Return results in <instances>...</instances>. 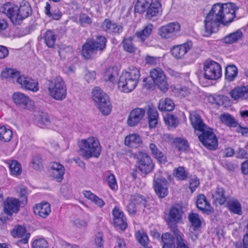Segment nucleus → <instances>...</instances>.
<instances>
[{
  "label": "nucleus",
  "instance_id": "nucleus-33",
  "mask_svg": "<svg viewBox=\"0 0 248 248\" xmlns=\"http://www.w3.org/2000/svg\"><path fill=\"white\" fill-rule=\"evenodd\" d=\"M102 27L104 30L109 33H119L123 31V28L121 26L111 22L109 19H106Z\"/></svg>",
  "mask_w": 248,
  "mask_h": 248
},
{
  "label": "nucleus",
  "instance_id": "nucleus-8",
  "mask_svg": "<svg viewBox=\"0 0 248 248\" xmlns=\"http://www.w3.org/2000/svg\"><path fill=\"white\" fill-rule=\"evenodd\" d=\"M204 23V31L203 34L204 36H208L216 31L219 24L221 23L220 17L214 14L213 8L206 16Z\"/></svg>",
  "mask_w": 248,
  "mask_h": 248
},
{
  "label": "nucleus",
  "instance_id": "nucleus-26",
  "mask_svg": "<svg viewBox=\"0 0 248 248\" xmlns=\"http://www.w3.org/2000/svg\"><path fill=\"white\" fill-rule=\"evenodd\" d=\"M19 202L16 198H8L4 204V211L8 216H11L14 213L18 212Z\"/></svg>",
  "mask_w": 248,
  "mask_h": 248
},
{
  "label": "nucleus",
  "instance_id": "nucleus-29",
  "mask_svg": "<svg viewBox=\"0 0 248 248\" xmlns=\"http://www.w3.org/2000/svg\"><path fill=\"white\" fill-rule=\"evenodd\" d=\"M230 94L234 100H243L248 98V87H236L232 90Z\"/></svg>",
  "mask_w": 248,
  "mask_h": 248
},
{
  "label": "nucleus",
  "instance_id": "nucleus-35",
  "mask_svg": "<svg viewBox=\"0 0 248 248\" xmlns=\"http://www.w3.org/2000/svg\"><path fill=\"white\" fill-rule=\"evenodd\" d=\"M243 35L242 31L240 30H237L226 36L223 39V42L225 44H232L241 39Z\"/></svg>",
  "mask_w": 248,
  "mask_h": 248
},
{
  "label": "nucleus",
  "instance_id": "nucleus-56",
  "mask_svg": "<svg viewBox=\"0 0 248 248\" xmlns=\"http://www.w3.org/2000/svg\"><path fill=\"white\" fill-rule=\"evenodd\" d=\"M38 124L42 128L50 125V121L48 114L42 113L40 116L39 120H38Z\"/></svg>",
  "mask_w": 248,
  "mask_h": 248
},
{
  "label": "nucleus",
  "instance_id": "nucleus-37",
  "mask_svg": "<svg viewBox=\"0 0 248 248\" xmlns=\"http://www.w3.org/2000/svg\"><path fill=\"white\" fill-rule=\"evenodd\" d=\"M224 190L222 187H217L212 192V198L217 203L221 205L226 201V196L224 194Z\"/></svg>",
  "mask_w": 248,
  "mask_h": 248
},
{
  "label": "nucleus",
  "instance_id": "nucleus-45",
  "mask_svg": "<svg viewBox=\"0 0 248 248\" xmlns=\"http://www.w3.org/2000/svg\"><path fill=\"white\" fill-rule=\"evenodd\" d=\"M171 230L176 237L177 242V248H189L185 244L184 240L183 239V234L178 230L175 226L171 227Z\"/></svg>",
  "mask_w": 248,
  "mask_h": 248
},
{
  "label": "nucleus",
  "instance_id": "nucleus-61",
  "mask_svg": "<svg viewBox=\"0 0 248 248\" xmlns=\"http://www.w3.org/2000/svg\"><path fill=\"white\" fill-rule=\"evenodd\" d=\"M79 22L82 26H85L91 23V18L85 14H82L79 17Z\"/></svg>",
  "mask_w": 248,
  "mask_h": 248
},
{
  "label": "nucleus",
  "instance_id": "nucleus-15",
  "mask_svg": "<svg viewBox=\"0 0 248 248\" xmlns=\"http://www.w3.org/2000/svg\"><path fill=\"white\" fill-rule=\"evenodd\" d=\"M154 189L159 197L163 198L168 194V184L166 180L155 174L154 177Z\"/></svg>",
  "mask_w": 248,
  "mask_h": 248
},
{
  "label": "nucleus",
  "instance_id": "nucleus-53",
  "mask_svg": "<svg viewBox=\"0 0 248 248\" xmlns=\"http://www.w3.org/2000/svg\"><path fill=\"white\" fill-rule=\"evenodd\" d=\"M47 241L43 238H35L32 242L33 248H48Z\"/></svg>",
  "mask_w": 248,
  "mask_h": 248
},
{
  "label": "nucleus",
  "instance_id": "nucleus-36",
  "mask_svg": "<svg viewBox=\"0 0 248 248\" xmlns=\"http://www.w3.org/2000/svg\"><path fill=\"white\" fill-rule=\"evenodd\" d=\"M174 106V102L170 98H162L158 103V108L160 111H170L173 110Z\"/></svg>",
  "mask_w": 248,
  "mask_h": 248
},
{
  "label": "nucleus",
  "instance_id": "nucleus-13",
  "mask_svg": "<svg viewBox=\"0 0 248 248\" xmlns=\"http://www.w3.org/2000/svg\"><path fill=\"white\" fill-rule=\"evenodd\" d=\"M138 165L139 170L147 174L151 172L154 168V164L151 157L146 153H140L138 157Z\"/></svg>",
  "mask_w": 248,
  "mask_h": 248
},
{
  "label": "nucleus",
  "instance_id": "nucleus-23",
  "mask_svg": "<svg viewBox=\"0 0 248 248\" xmlns=\"http://www.w3.org/2000/svg\"><path fill=\"white\" fill-rule=\"evenodd\" d=\"M64 171V168L62 164L55 162L50 164V176L57 182H61L63 180Z\"/></svg>",
  "mask_w": 248,
  "mask_h": 248
},
{
  "label": "nucleus",
  "instance_id": "nucleus-60",
  "mask_svg": "<svg viewBox=\"0 0 248 248\" xmlns=\"http://www.w3.org/2000/svg\"><path fill=\"white\" fill-rule=\"evenodd\" d=\"M73 224L78 228H85L87 225V222L85 219L79 218H76L73 221Z\"/></svg>",
  "mask_w": 248,
  "mask_h": 248
},
{
  "label": "nucleus",
  "instance_id": "nucleus-19",
  "mask_svg": "<svg viewBox=\"0 0 248 248\" xmlns=\"http://www.w3.org/2000/svg\"><path fill=\"white\" fill-rule=\"evenodd\" d=\"M162 9L160 2L156 0L152 2L146 9V17L150 20H155L159 18L162 15Z\"/></svg>",
  "mask_w": 248,
  "mask_h": 248
},
{
  "label": "nucleus",
  "instance_id": "nucleus-6",
  "mask_svg": "<svg viewBox=\"0 0 248 248\" xmlns=\"http://www.w3.org/2000/svg\"><path fill=\"white\" fill-rule=\"evenodd\" d=\"M212 8L214 14L220 17L221 23L224 25L231 22L235 16L236 7L233 3H216Z\"/></svg>",
  "mask_w": 248,
  "mask_h": 248
},
{
  "label": "nucleus",
  "instance_id": "nucleus-57",
  "mask_svg": "<svg viewBox=\"0 0 248 248\" xmlns=\"http://www.w3.org/2000/svg\"><path fill=\"white\" fill-rule=\"evenodd\" d=\"M135 235L138 241L141 245L145 246L147 245L148 238L145 233L139 231L137 232Z\"/></svg>",
  "mask_w": 248,
  "mask_h": 248
},
{
  "label": "nucleus",
  "instance_id": "nucleus-10",
  "mask_svg": "<svg viewBox=\"0 0 248 248\" xmlns=\"http://www.w3.org/2000/svg\"><path fill=\"white\" fill-rule=\"evenodd\" d=\"M180 30V25L178 22H173L161 26L158 34L162 38L174 39L177 37Z\"/></svg>",
  "mask_w": 248,
  "mask_h": 248
},
{
  "label": "nucleus",
  "instance_id": "nucleus-39",
  "mask_svg": "<svg viewBox=\"0 0 248 248\" xmlns=\"http://www.w3.org/2000/svg\"><path fill=\"white\" fill-rule=\"evenodd\" d=\"M149 147L152 154L155 158H156L157 160L161 163L165 162L166 161V157L164 155L163 153L158 149L155 144L150 143Z\"/></svg>",
  "mask_w": 248,
  "mask_h": 248
},
{
  "label": "nucleus",
  "instance_id": "nucleus-43",
  "mask_svg": "<svg viewBox=\"0 0 248 248\" xmlns=\"http://www.w3.org/2000/svg\"><path fill=\"white\" fill-rule=\"evenodd\" d=\"M162 241L163 243V248H175L174 237L169 233L162 234Z\"/></svg>",
  "mask_w": 248,
  "mask_h": 248
},
{
  "label": "nucleus",
  "instance_id": "nucleus-5",
  "mask_svg": "<svg viewBox=\"0 0 248 248\" xmlns=\"http://www.w3.org/2000/svg\"><path fill=\"white\" fill-rule=\"evenodd\" d=\"M106 43V38L102 36H98L94 40H87L82 46L81 55L86 59H91L96 55L98 51L105 48Z\"/></svg>",
  "mask_w": 248,
  "mask_h": 248
},
{
  "label": "nucleus",
  "instance_id": "nucleus-32",
  "mask_svg": "<svg viewBox=\"0 0 248 248\" xmlns=\"http://www.w3.org/2000/svg\"><path fill=\"white\" fill-rule=\"evenodd\" d=\"M170 89L174 95L180 98L187 97L192 93L191 90L186 86L174 85L171 86Z\"/></svg>",
  "mask_w": 248,
  "mask_h": 248
},
{
  "label": "nucleus",
  "instance_id": "nucleus-62",
  "mask_svg": "<svg viewBox=\"0 0 248 248\" xmlns=\"http://www.w3.org/2000/svg\"><path fill=\"white\" fill-rule=\"evenodd\" d=\"M95 248H103V235L102 233H98L95 239Z\"/></svg>",
  "mask_w": 248,
  "mask_h": 248
},
{
  "label": "nucleus",
  "instance_id": "nucleus-12",
  "mask_svg": "<svg viewBox=\"0 0 248 248\" xmlns=\"http://www.w3.org/2000/svg\"><path fill=\"white\" fill-rule=\"evenodd\" d=\"M150 76L155 84L163 92L168 89V84L163 70L159 68L152 69L150 72Z\"/></svg>",
  "mask_w": 248,
  "mask_h": 248
},
{
  "label": "nucleus",
  "instance_id": "nucleus-14",
  "mask_svg": "<svg viewBox=\"0 0 248 248\" xmlns=\"http://www.w3.org/2000/svg\"><path fill=\"white\" fill-rule=\"evenodd\" d=\"M146 199L143 195L139 194L131 195L127 206V210L130 214L134 215L137 212V206L146 207Z\"/></svg>",
  "mask_w": 248,
  "mask_h": 248
},
{
  "label": "nucleus",
  "instance_id": "nucleus-42",
  "mask_svg": "<svg viewBox=\"0 0 248 248\" xmlns=\"http://www.w3.org/2000/svg\"><path fill=\"white\" fill-rule=\"evenodd\" d=\"M19 75L20 73L16 70L6 68L1 72V77L2 78H12L16 80Z\"/></svg>",
  "mask_w": 248,
  "mask_h": 248
},
{
  "label": "nucleus",
  "instance_id": "nucleus-16",
  "mask_svg": "<svg viewBox=\"0 0 248 248\" xmlns=\"http://www.w3.org/2000/svg\"><path fill=\"white\" fill-rule=\"evenodd\" d=\"M188 219L191 224L189 235L195 241L198 237V229L201 226V220L198 214L191 213L189 214Z\"/></svg>",
  "mask_w": 248,
  "mask_h": 248
},
{
  "label": "nucleus",
  "instance_id": "nucleus-58",
  "mask_svg": "<svg viewBox=\"0 0 248 248\" xmlns=\"http://www.w3.org/2000/svg\"><path fill=\"white\" fill-rule=\"evenodd\" d=\"M175 175L180 180H184L186 177L187 173L183 167H180L175 170Z\"/></svg>",
  "mask_w": 248,
  "mask_h": 248
},
{
  "label": "nucleus",
  "instance_id": "nucleus-9",
  "mask_svg": "<svg viewBox=\"0 0 248 248\" xmlns=\"http://www.w3.org/2000/svg\"><path fill=\"white\" fill-rule=\"evenodd\" d=\"M204 76L205 78L216 80L221 77V67L219 63L211 60H207L203 63Z\"/></svg>",
  "mask_w": 248,
  "mask_h": 248
},
{
  "label": "nucleus",
  "instance_id": "nucleus-28",
  "mask_svg": "<svg viewBox=\"0 0 248 248\" xmlns=\"http://www.w3.org/2000/svg\"><path fill=\"white\" fill-rule=\"evenodd\" d=\"M154 28L153 25L148 23L144 25L142 29L137 31L135 36L139 39V41L143 42L151 35Z\"/></svg>",
  "mask_w": 248,
  "mask_h": 248
},
{
  "label": "nucleus",
  "instance_id": "nucleus-27",
  "mask_svg": "<svg viewBox=\"0 0 248 248\" xmlns=\"http://www.w3.org/2000/svg\"><path fill=\"white\" fill-rule=\"evenodd\" d=\"M189 119L192 126L195 130L201 132L208 127L203 123L201 116L196 112L190 113Z\"/></svg>",
  "mask_w": 248,
  "mask_h": 248
},
{
  "label": "nucleus",
  "instance_id": "nucleus-41",
  "mask_svg": "<svg viewBox=\"0 0 248 248\" xmlns=\"http://www.w3.org/2000/svg\"><path fill=\"white\" fill-rule=\"evenodd\" d=\"M45 13L48 17L54 20H58L62 16V14L59 10L58 9H51L50 5L48 2L46 3Z\"/></svg>",
  "mask_w": 248,
  "mask_h": 248
},
{
  "label": "nucleus",
  "instance_id": "nucleus-2",
  "mask_svg": "<svg viewBox=\"0 0 248 248\" xmlns=\"http://www.w3.org/2000/svg\"><path fill=\"white\" fill-rule=\"evenodd\" d=\"M0 11L6 15L15 24H20L32 12L29 3L25 0L20 2L19 7L11 2L6 3L0 7Z\"/></svg>",
  "mask_w": 248,
  "mask_h": 248
},
{
  "label": "nucleus",
  "instance_id": "nucleus-64",
  "mask_svg": "<svg viewBox=\"0 0 248 248\" xmlns=\"http://www.w3.org/2000/svg\"><path fill=\"white\" fill-rule=\"evenodd\" d=\"M148 114L149 119H158V112L155 108H149L148 112Z\"/></svg>",
  "mask_w": 248,
  "mask_h": 248
},
{
  "label": "nucleus",
  "instance_id": "nucleus-44",
  "mask_svg": "<svg viewBox=\"0 0 248 248\" xmlns=\"http://www.w3.org/2000/svg\"><path fill=\"white\" fill-rule=\"evenodd\" d=\"M220 119L222 123L230 127H236L238 124L234 118L228 113L220 115Z\"/></svg>",
  "mask_w": 248,
  "mask_h": 248
},
{
  "label": "nucleus",
  "instance_id": "nucleus-30",
  "mask_svg": "<svg viewBox=\"0 0 248 248\" xmlns=\"http://www.w3.org/2000/svg\"><path fill=\"white\" fill-rule=\"evenodd\" d=\"M142 143L141 137L137 134H131L125 138L124 144L132 148H137Z\"/></svg>",
  "mask_w": 248,
  "mask_h": 248
},
{
  "label": "nucleus",
  "instance_id": "nucleus-63",
  "mask_svg": "<svg viewBox=\"0 0 248 248\" xmlns=\"http://www.w3.org/2000/svg\"><path fill=\"white\" fill-rule=\"evenodd\" d=\"M227 99L228 98L225 96L215 95V104L222 105L224 104L225 101H226Z\"/></svg>",
  "mask_w": 248,
  "mask_h": 248
},
{
  "label": "nucleus",
  "instance_id": "nucleus-49",
  "mask_svg": "<svg viewBox=\"0 0 248 248\" xmlns=\"http://www.w3.org/2000/svg\"><path fill=\"white\" fill-rule=\"evenodd\" d=\"M164 121L165 124L170 127H176L179 123L177 118L170 114H165L164 116Z\"/></svg>",
  "mask_w": 248,
  "mask_h": 248
},
{
  "label": "nucleus",
  "instance_id": "nucleus-31",
  "mask_svg": "<svg viewBox=\"0 0 248 248\" xmlns=\"http://www.w3.org/2000/svg\"><path fill=\"white\" fill-rule=\"evenodd\" d=\"M197 206L200 210L207 214H210L213 212L212 207L207 201L205 196L203 194H200L198 196Z\"/></svg>",
  "mask_w": 248,
  "mask_h": 248
},
{
  "label": "nucleus",
  "instance_id": "nucleus-59",
  "mask_svg": "<svg viewBox=\"0 0 248 248\" xmlns=\"http://www.w3.org/2000/svg\"><path fill=\"white\" fill-rule=\"evenodd\" d=\"M200 185L199 180L195 176L192 177L189 181V189L191 192H193L196 188L199 186Z\"/></svg>",
  "mask_w": 248,
  "mask_h": 248
},
{
  "label": "nucleus",
  "instance_id": "nucleus-52",
  "mask_svg": "<svg viewBox=\"0 0 248 248\" xmlns=\"http://www.w3.org/2000/svg\"><path fill=\"white\" fill-rule=\"evenodd\" d=\"M133 37H129L124 38L123 41L124 49L129 53H134L136 50V47L133 44Z\"/></svg>",
  "mask_w": 248,
  "mask_h": 248
},
{
  "label": "nucleus",
  "instance_id": "nucleus-4",
  "mask_svg": "<svg viewBox=\"0 0 248 248\" xmlns=\"http://www.w3.org/2000/svg\"><path fill=\"white\" fill-rule=\"evenodd\" d=\"M79 145L82 155L86 159L94 157L97 158L101 148L98 140L93 137L81 140Z\"/></svg>",
  "mask_w": 248,
  "mask_h": 248
},
{
  "label": "nucleus",
  "instance_id": "nucleus-48",
  "mask_svg": "<svg viewBox=\"0 0 248 248\" xmlns=\"http://www.w3.org/2000/svg\"><path fill=\"white\" fill-rule=\"evenodd\" d=\"M153 0H137L135 6V11L138 13L144 12L150 6Z\"/></svg>",
  "mask_w": 248,
  "mask_h": 248
},
{
  "label": "nucleus",
  "instance_id": "nucleus-17",
  "mask_svg": "<svg viewBox=\"0 0 248 248\" xmlns=\"http://www.w3.org/2000/svg\"><path fill=\"white\" fill-rule=\"evenodd\" d=\"M16 82L23 89L33 92H36L39 90L38 82L26 76L19 75Z\"/></svg>",
  "mask_w": 248,
  "mask_h": 248
},
{
  "label": "nucleus",
  "instance_id": "nucleus-3",
  "mask_svg": "<svg viewBox=\"0 0 248 248\" xmlns=\"http://www.w3.org/2000/svg\"><path fill=\"white\" fill-rule=\"evenodd\" d=\"M47 90L48 94L57 101L64 100L67 95V88L63 78L57 75L47 80Z\"/></svg>",
  "mask_w": 248,
  "mask_h": 248
},
{
  "label": "nucleus",
  "instance_id": "nucleus-38",
  "mask_svg": "<svg viewBox=\"0 0 248 248\" xmlns=\"http://www.w3.org/2000/svg\"><path fill=\"white\" fill-rule=\"evenodd\" d=\"M181 219V213L180 209L176 207H173L170 211L168 218V222L169 225L175 223Z\"/></svg>",
  "mask_w": 248,
  "mask_h": 248
},
{
  "label": "nucleus",
  "instance_id": "nucleus-11",
  "mask_svg": "<svg viewBox=\"0 0 248 248\" xmlns=\"http://www.w3.org/2000/svg\"><path fill=\"white\" fill-rule=\"evenodd\" d=\"M201 132L198 136L202 144L209 150H215L217 147V140L213 130L207 127Z\"/></svg>",
  "mask_w": 248,
  "mask_h": 248
},
{
  "label": "nucleus",
  "instance_id": "nucleus-1",
  "mask_svg": "<svg viewBox=\"0 0 248 248\" xmlns=\"http://www.w3.org/2000/svg\"><path fill=\"white\" fill-rule=\"evenodd\" d=\"M140 76L139 70L134 66L123 71L120 75L119 70L117 67H110L104 71L103 78L108 83H117L121 92L129 93L136 87Z\"/></svg>",
  "mask_w": 248,
  "mask_h": 248
},
{
  "label": "nucleus",
  "instance_id": "nucleus-54",
  "mask_svg": "<svg viewBox=\"0 0 248 248\" xmlns=\"http://www.w3.org/2000/svg\"><path fill=\"white\" fill-rule=\"evenodd\" d=\"M72 52L71 47L65 45H61L59 47L58 53L61 59H65L68 55Z\"/></svg>",
  "mask_w": 248,
  "mask_h": 248
},
{
  "label": "nucleus",
  "instance_id": "nucleus-46",
  "mask_svg": "<svg viewBox=\"0 0 248 248\" xmlns=\"http://www.w3.org/2000/svg\"><path fill=\"white\" fill-rule=\"evenodd\" d=\"M13 136L12 130L5 126L0 127V140L4 142L9 141Z\"/></svg>",
  "mask_w": 248,
  "mask_h": 248
},
{
  "label": "nucleus",
  "instance_id": "nucleus-51",
  "mask_svg": "<svg viewBox=\"0 0 248 248\" xmlns=\"http://www.w3.org/2000/svg\"><path fill=\"white\" fill-rule=\"evenodd\" d=\"M11 174L13 176H18L22 172L21 164L17 161L14 160L9 164Z\"/></svg>",
  "mask_w": 248,
  "mask_h": 248
},
{
  "label": "nucleus",
  "instance_id": "nucleus-34",
  "mask_svg": "<svg viewBox=\"0 0 248 248\" xmlns=\"http://www.w3.org/2000/svg\"><path fill=\"white\" fill-rule=\"evenodd\" d=\"M227 206L230 212L238 215L242 214L241 204L237 200L233 198L229 200Z\"/></svg>",
  "mask_w": 248,
  "mask_h": 248
},
{
  "label": "nucleus",
  "instance_id": "nucleus-18",
  "mask_svg": "<svg viewBox=\"0 0 248 248\" xmlns=\"http://www.w3.org/2000/svg\"><path fill=\"white\" fill-rule=\"evenodd\" d=\"M193 43L191 41H187L181 45L173 46L170 49L172 56L176 59H181L191 49Z\"/></svg>",
  "mask_w": 248,
  "mask_h": 248
},
{
  "label": "nucleus",
  "instance_id": "nucleus-55",
  "mask_svg": "<svg viewBox=\"0 0 248 248\" xmlns=\"http://www.w3.org/2000/svg\"><path fill=\"white\" fill-rule=\"evenodd\" d=\"M31 167L36 170H40L43 168L41 157L39 155L33 156L31 162Z\"/></svg>",
  "mask_w": 248,
  "mask_h": 248
},
{
  "label": "nucleus",
  "instance_id": "nucleus-40",
  "mask_svg": "<svg viewBox=\"0 0 248 248\" xmlns=\"http://www.w3.org/2000/svg\"><path fill=\"white\" fill-rule=\"evenodd\" d=\"M44 39L48 47H53L55 44L56 36L53 31L47 30L44 34Z\"/></svg>",
  "mask_w": 248,
  "mask_h": 248
},
{
  "label": "nucleus",
  "instance_id": "nucleus-22",
  "mask_svg": "<svg viewBox=\"0 0 248 248\" xmlns=\"http://www.w3.org/2000/svg\"><path fill=\"white\" fill-rule=\"evenodd\" d=\"M51 211V205L46 202L37 203L33 207L34 214L43 218H46L49 215Z\"/></svg>",
  "mask_w": 248,
  "mask_h": 248
},
{
  "label": "nucleus",
  "instance_id": "nucleus-7",
  "mask_svg": "<svg viewBox=\"0 0 248 248\" xmlns=\"http://www.w3.org/2000/svg\"><path fill=\"white\" fill-rule=\"evenodd\" d=\"M92 98L103 115H108L110 113L111 106L109 97L100 88H94L92 92Z\"/></svg>",
  "mask_w": 248,
  "mask_h": 248
},
{
  "label": "nucleus",
  "instance_id": "nucleus-50",
  "mask_svg": "<svg viewBox=\"0 0 248 248\" xmlns=\"http://www.w3.org/2000/svg\"><path fill=\"white\" fill-rule=\"evenodd\" d=\"M237 74L238 70L235 66L231 65L226 67L225 72L226 78L229 81H232L237 76Z\"/></svg>",
  "mask_w": 248,
  "mask_h": 248
},
{
  "label": "nucleus",
  "instance_id": "nucleus-47",
  "mask_svg": "<svg viewBox=\"0 0 248 248\" xmlns=\"http://www.w3.org/2000/svg\"><path fill=\"white\" fill-rule=\"evenodd\" d=\"M104 181L112 190L115 191L118 189L117 181L113 174L109 172L106 174Z\"/></svg>",
  "mask_w": 248,
  "mask_h": 248
},
{
  "label": "nucleus",
  "instance_id": "nucleus-20",
  "mask_svg": "<svg viewBox=\"0 0 248 248\" xmlns=\"http://www.w3.org/2000/svg\"><path fill=\"white\" fill-rule=\"evenodd\" d=\"M146 110L142 108H136L130 112L127 120V124L130 126L137 125L143 118Z\"/></svg>",
  "mask_w": 248,
  "mask_h": 248
},
{
  "label": "nucleus",
  "instance_id": "nucleus-25",
  "mask_svg": "<svg viewBox=\"0 0 248 248\" xmlns=\"http://www.w3.org/2000/svg\"><path fill=\"white\" fill-rule=\"evenodd\" d=\"M112 215L115 225L124 230L127 227V224L123 212L119 207H115L112 210Z\"/></svg>",
  "mask_w": 248,
  "mask_h": 248
},
{
  "label": "nucleus",
  "instance_id": "nucleus-24",
  "mask_svg": "<svg viewBox=\"0 0 248 248\" xmlns=\"http://www.w3.org/2000/svg\"><path fill=\"white\" fill-rule=\"evenodd\" d=\"M13 99L16 105L23 108H29L33 105L32 101L28 96L20 92L14 93Z\"/></svg>",
  "mask_w": 248,
  "mask_h": 248
},
{
  "label": "nucleus",
  "instance_id": "nucleus-21",
  "mask_svg": "<svg viewBox=\"0 0 248 248\" xmlns=\"http://www.w3.org/2000/svg\"><path fill=\"white\" fill-rule=\"evenodd\" d=\"M11 235L15 238H20L19 243L27 244L30 237V233L27 232L23 226L16 225L11 232Z\"/></svg>",
  "mask_w": 248,
  "mask_h": 248
}]
</instances>
